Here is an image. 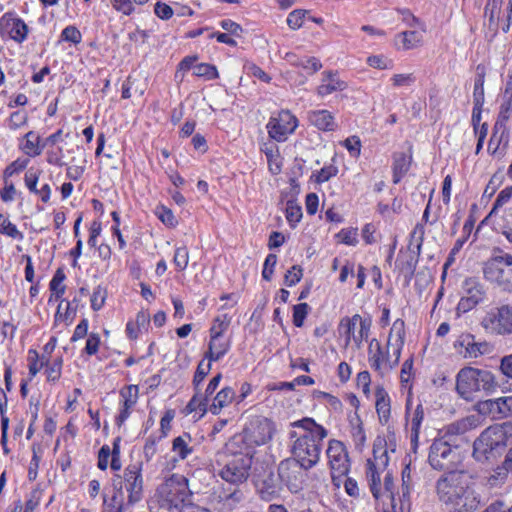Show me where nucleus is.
I'll list each match as a JSON object with an SVG mask.
<instances>
[{"instance_id": "obj_37", "label": "nucleus", "mask_w": 512, "mask_h": 512, "mask_svg": "<svg viewBox=\"0 0 512 512\" xmlns=\"http://www.w3.org/2000/svg\"><path fill=\"white\" fill-rule=\"evenodd\" d=\"M358 321H361V316L359 314H355L351 318L342 319L340 322V330L343 331L346 346L353 341V335H355V328Z\"/></svg>"}, {"instance_id": "obj_13", "label": "nucleus", "mask_w": 512, "mask_h": 512, "mask_svg": "<svg viewBox=\"0 0 512 512\" xmlns=\"http://www.w3.org/2000/svg\"><path fill=\"white\" fill-rule=\"evenodd\" d=\"M388 462V451L385 447H375L373 458L367 460L366 478L375 499L382 496L381 475L386 471Z\"/></svg>"}, {"instance_id": "obj_62", "label": "nucleus", "mask_w": 512, "mask_h": 512, "mask_svg": "<svg viewBox=\"0 0 512 512\" xmlns=\"http://www.w3.org/2000/svg\"><path fill=\"white\" fill-rule=\"evenodd\" d=\"M360 325V329L358 334L353 335V342L357 347H360L363 340L367 339L370 332V323L361 318V321H358Z\"/></svg>"}, {"instance_id": "obj_6", "label": "nucleus", "mask_w": 512, "mask_h": 512, "mask_svg": "<svg viewBox=\"0 0 512 512\" xmlns=\"http://www.w3.org/2000/svg\"><path fill=\"white\" fill-rule=\"evenodd\" d=\"M143 462L134 461L127 465L122 475L113 479L115 492L123 495L127 505H136L144 497Z\"/></svg>"}, {"instance_id": "obj_1", "label": "nucleus", "mask_w": 512, "mask_h": 512, "mask_svg": "<svg viewBox=\"0 0 512 512\" xmlns=\"http://www.w3.org/2000/svg\"><path fill=\"white\" fill-rule=\"evenodd\" d=\"M435 491L450 512H476L484 505L477 476L466 469L444 472L435 483Z\"/></svg>"}, {"instance_id": "obj_26", "label": "nucleus", "mask_w": 512, "mask_h": 512, "mask_svg": "<svg viewBox=\"0 0 512 512\" xmlns=\"http://www.w3.org/2000/svg\"><path fill=\"white\" fill-rule=\"evenodd\" d=\"M292 426L302 429V432H298V435H308L309 433L312 437L319 440H324L328 435L327 430L323 426L317 424L312 418H303L299 421L293 422Z\"/></svg>"}, {"instance_id": "obj_8", "label": "nucleus", "mask_w": 512, "mask_h": 512, "mask_svg": "<svg viewBox=\"0 0 512 512\" xmlns=\"http://www.w3.org/2000/svg\"><path fill=\"white\" fill-rule=\"evenodd\" d=\"M512 443V422L497 424L486 428L474 441V456L481 460Z\"/></svg>"}, {"instance_id": "obj_21", "label": "nucleus", "mask_w": 512, "mask_h": 512, "mask_svg": "<svg viewBox=\"0 0 512 512\" xmlns=\"http://www.w3.org/2000/svg\"><path fill=\"white\" fill-rule=\"evenodd\" d=\"M347 84L337 77L336 73L327 71L323 73L321 84L317 88V94L325 97L336 91H343L346 89Z\"/></svg>"}, {"instance_id": "obj_51", "label": "nucleus", "mask_w": 512, "mask_h": 512, "mask_svg": "<svg viewBox=\"0 0 512 512\" xmlns=\"http://www.w3.org/2000/svg\"><path fill=\"white\" fill-rule=\"evenodd\" d=\"M306 13L307 11L302 9H297L289 13L287 17L288 26L293 30L302 27Z\"/></svg>"}, {"instance_id": "obj_9", "label": "nucleus", "mask_w": 512, "mask_h": 512, "mask_svg": "<svg viewBox=\"0 0 512 512\" xmlns=\"http://www.w3.org/2000/svg\"><path fill=\"white\" fill-rule=\"evenodd\" d=\"M290 438L294 439L291 452L294 461L300 463L304 470L313 468L320 460L322 441L308 435H298L297 431L290 432Z\"/></svg>"}, {"instance_id": "obj_38", "label": "nucleus", "mask_w": 512, "mask_h": 512, "mask_svg": "<svg viewBox=\"0 0 512 512\" xmlns=\"http://www.w3.org/2000/svg\"><path fill=\"white\" fill-rule=\"evenodd\" d=\"M231 324V317L228 314H221L214 318L209 330V336H223Z\"/></svg>"}, {"instance_id": "obj_25", "label": "nucleus", "mask_w": 512, "mask_h": 512, "mask_svg": "<svg viewBox=\"0 0 512 512\" xmlns=\"http://www.w3.org/2000/svg\"><path fill=\"white\" fill-rule=\"evenodd\" d=\"M308 120L311 125L322 131H334L336 128L334 117L328 110L310 111Z\"/></svg>"}, {"instance_id": "obj_57", "label": "nucleus", "mask_w": 512, "mask_h": 512, "mask_svg": "<svg viewBox=\"0 0 512 512\" xmlns=\"http://www.w3.org/2000/svg\"><path fill=\"white\" fill-rule=\"evenodd\" d=\"M512 197V186L504 188L498 194L489 215L496 213L497 209L509 202Z\"/></svg>"}, {"instance_id": "obj_43", "label": "nucleus", "mask_w": 512, "mask_h": 512, "mask_svg": "<svg viewBox=\"0 0 512 512\" xmlns=\"http://www.w3.org/2000/svg\"><path fill=\"white\" fill-rule=\"evenodd\" d=\"M64 280L65 274L63 270L58 269L49 284L52 295H55L56 299H59L65 293Z\"/></svg>"}, {"instance_id": "obj_63", "label": "nucleus", "mask_w": 512, "mask_h": 512, "mask_svg": "<svg viewBox=\"0 0 512 512\" xmlns=\"http://www.w3.org/2000/svg\"><path fill=\"white\" fill-rule=\"evenodd\" d=\"M62 38L63 40L72 42L74 44H78L82 40L80 31L74 26H67L62 31Z\"/></svg>"}, {"instance_id": "obj_15", "label": "nucleus", "mask_w": 512, "mask_h": 512, "mask_svg": "<svg viewBox=\"0 0 512 512\" xmlns=\"http://www.w3.org/2000/svg\"><path fill=\"white\" fill-rule=\"evenodd\" d=\"M486 298L484 286L476 278H467L462 285V297L456 307L458 315L467 313Z\"/></svg>"}, {"instance_id": "obj_5", "label": "nucleus", "mask_w": 512, "mask_h": 512, "mask_svg": "<svg viewBox=\"0 0 512 512\" xmlns=\"http://www.w3.org/2000/svg\"><path fill=\"white\" fill-rule=\"evenodd\" d=\"M234 441L226 446V450L219 454L217 460L219 476L226 482L239 485L249 477V471L252 466V456L249 452L234 451Z\"/></svg>"}, {"instance_id": "obj_22", "label": "nucleus", "mask_w": 512, "mask_h": 512, "mask_svg": "<svg viewBox=\"0 0 512 512\" xmlns=\"http://www.w3.org/2000/svg\"><path fill=\"white\" fill-rule=\"evenodd\" d=\"M375 408L382 425H386L391 416L390 397L383 387H377L375 391Z\"/></svg>"}, {"instance_id": "obj_30", "label": "nucleus", "mask_w": 512, "mask_h": 512, "mask_svg": "<svg viewBox=\"0 0 512 512\" xmlns=\"http://www.w3.org/2000/svg\"><path fill=\"white\" fill-rule=\"evenodd\" d=\"M424 419V408L421 404L417 405L413 412L412 418L409 422L410 425V440L413 449L418 446L420 427Z\"/></svg>"}, {"instance_id": "obj_17", "label": "nucleus", "mask_w": 512, "mask_h": 512, "mask_svg": "<svg viewBox=\"0 0 512 512\" xmlns=\"http://www.w3.org/2000/svg\"><path fill=\"white\" fill-rule=\"evenodd\" d=\"M304 468L292 459H286L279 464L278 474L281 481L287 486V488L296 493L302 488L304 481Z\"/></svg>"}, {"instance_id": "obj_32", "label": "nucleus", "mask_w": 512, "mask_h": 512, "mask_svg": "<svg viewBox=\"0 0 512 512\" xmlns=\"http://www.w3.org/2000/svg\"><path fill=\"white\" fill-rule=\"evenodd\" d=\"M131 507L133 506L127 505L123 495L116 492L109 499L106 496L103 497V512H126Z\"/></svg>"}, {"instance_id": "obj_31", "label": "nucleus", "mask_w": 512, "mask_h": 512, "mask_svg": "<svg viewBox=\"0 0 512 512\" xmlns=\"http://www.w3.org/2000/svg\"><path fill=\"white\" fill-rule=\"evenodd\" d=\"M485 67L478 65L476 68V77L474 81L473 91V103L476 105H484L485 93H484V82H485Z\"/></svg>"}, {"instance_id": "obj_60", "label": "nucleus", "mask_w": 512, "mask_h": 512, "mask_svg": "<svg viewBox=\"0 0 512 512\" xmlns=\"http://www.w3.org/2000/svg\"><path fill=\"white\" fill-rule=\"evenodd\" d=\"M500 419L512 415V396H504L497 398Z\"/></svg>"}, {"instance_id": "obj_18", "label": "nucleus", "mask_w": 512, "mask_h": 512, "mask_svg": "<svg viewBox=\"0 0 512 512\" xmlns=\"http://www.w3.org/2000/svg\"><path fill=\"white\" fill-rule=\"evenodd\" d=\"M0 32L2 35H7L15 42L22 43L27 38L29 28L26 23L16 17L14 13L7 12L0 18Z\"/></svg>"}, {"instance_id": "obj_2", "label": "nucleus", "mask_w": 512, "mask_h": 512, "mask_svg": "<svg viewBox=\"0 0 512 512\" xmlns=\"http://www.w3.org/2000/svg\"><path fill=\"white\" fill-rule=\"evenodd\" d=\"M435 491L450 512H476L484 505L477 476L466 469L444 472L435 483Z\"/></svg>"}, {"instance_id": "obj_47", "label": "nucleus", "mask_w": 512, "mask_h": 512, "mask_svg": "<svg viewBox=\"0 0 512 512\" xmlns=\"http://www.w3.org/2000/svg\"><path fill=\"white\" fill-rule=\"evenodd\" d=\"M194 74L198 77H205L208 80L216 79L219 76L216 67L207 63L194 66Z\"/></svg>"}, {"instance_id": "obj_54", "label": "nucleus", "mask_w": 512, "mask_h": 512, "mask_svg": "<svg viewBox=\"0 0 512 512\" xmlns=\"http://www.w3.org/2000/svg\"><path fill=\"white\" fill-rule=\"evenodd\" d=\"M41 173V170H34L32 168L25 173L24 182L31 193L38 192L37 183Z\"/></svg>"}, {"instance_id": "obj_19", "label": "nucleus", "mask_w": 512, "mask_h": 512, "mask_svg": "<svg viewBox=\"0 0 512 512\" xmlns=\"http://www.w3.org/2000/svg\"><path fill=\"white\" fill-rule=\"evenodd\" d=\"M454 348L465 359H474L488 352L487 342H476L471 333H462L454 342Z\"/></svg>"}, {"instance_id": "obj_23", "label": "nucleus", "mask_w": 512, "mask_h": 512, "mask_svg": "<svg viewBox=\"0 0 512 512\" xmlns=\"http://www.w3.org/2000/svg\"><path fill=\"white\" fill-rule=\"evenodd\" d=\"M274 432L273 423L267 418L257 421L253 428L250 439L256 445H263L271 440Z\"/></svg>"}, {"instance_id": "obj_48", "label": "nucleus", "mask_w": 512, "mask_h": 512, "mask_svg": "<svg viewBox=\"0 0 512 512\" xmlns=\"http://www.w3.org/2000/svg\"><path fill=\"white\" fill-rule=\"evenodd\" d=\"M173 262L179 271L186 269L189 262V252L185 246L179 247L175 250Z\"/></svg>"}, {"instance_id": "obj_27", "label": "nucleus", "mask_w": 512, "mask_h": 512, "mask_svg": "<svg viewBox=\"0 0 512 512\" xmlns=\"http://www.w3.org/2000/svg\"><path fill=\"white\" fill-rule=\"evenodd\" d=\"M422 40V34L417 31H404L399 33L395 38L397 49L403 51L419 47Z\"/></svg>"}, {"instance_id": "obj_64", "label": "nucleus", "mask_w": 512, "mask_h": 512, "mask_svg": "<svg viewBox=\"0 0 512 512\" xmlns=\"http://www.w3.org/2000/svg\"><path fill=\"white\" fill-rule=\"evenodd\" d=\"M42 496V490L39 488H35L31 491L29 499L25 505L24 512H33L34 509L39 505Z\"/></svg>"}, {"instance_id": "obj_29", "label": "nucleus", "mask_w": 512, "mask_h": 512, "mask_svg": "<svg viewBox=\"0 0 512 512\" xmlns=\"http://www.w3.org/2000/svg\"><path fill=\"white\" fill-rule=\"evenodd\" d=\"M235 396L236 393L234 389L231 387H224L214 397L213 402L209 407V411L214 415L219 414L222 408L232 403Z\"/></svg>"}, {"instance_id": "obj_12", "label": "nucleus", "mask_w": 512, "mask_h": 512, "mask_svg": "<svg viewBox=\"0 0 512 512\" xmlns=\"http://www.w3.org/2000/svg\"><path fill=\"white\" fill-rule=\"evenodd\" d=\"M459 458L457 446L449 440L439 438L430 446L428 461L433 469L451 471Z\"/></svg>"}, {"instance_id": "obj_46", "label": "nucleus", "mask_w": 512, "mask_h": 512, "mask_svg": "<svg viewBox=\"0 0 512 512\" xmlns=\"http://www.w3.org/2000/svg\"><path fill=\"white\" fill-rule=\"evenodd\" d=\"M187 409L190 412L199 410L203 413H206L209 410L208 402L206 401L205 397H202L200 390H195V394L189 401Z\"/></svg>"}, {"instance_id": "obj_14", "label": "nucleus", "mask_w": 512, "mask_h": 512, "mask_svg": "<svg viewBox=\"0 0 512 512\" xmlns=\"http://www.w3.org/2000/svg\"><path fill=\"white\" fill-rule=\"evenodd\" d=\"M331 469L332 481L339 486L338 479L345 476L350 468L348 453L344 444L338 440H330L326 451Z\"/></svg>"}, {"instance_id": "obj_33", "label": "nucleus", "mask_w": 512, "mask_h": 512, "mask_svg": "<svg viewBox=\"0 0 512 512\" xmlns=\"http://www.w3.org/2000/svg\"><path fill=\"white\" fill-rule=\"evenodd\" d=\"M474 410L481 416L500 419L497 398L478 401L474 405Z\"/></svg>"}, {"instance_id": "obj_41", "label": "nucleus", "mask_w": 512, "mask_h": 512, "mask_svg": "<svg viewBox=\"0 0 512 512\" xmlns=\"http://www.w3.org/2000/svg\"><path fill=\"white\" fill-rule=\"evenodd\" d=\"M411 487V469L410 466L407 465L402 471V494L399 496L401 505H403L404 502H409Z\"/></svg>"}, {"instance_id": "obj_55", "label": "nucleus", "mask_w": 512, "mask_h": 512, "mask_svg": "<svg viewBox=\"0 0 512 512\" xmlns=\"http://www.w3.org/2000/svg\"><path fill=\"white\" fill-rule=\"evenodd\" d=\"M29 163V160L27 159H20L13 161L11 164H9L3 173L4 179H8L9 177L13 176L16 173H19L20 171L24 170Z\"/></svg>"}, {"instance_id": "obj_10", "label": "nucleus", "mask_w": 512, "mask_h": 512, "mask_svg": "<svg viewBox=\"0 0 512 512\" xmlns=\"http://www.w3.org/2000/svg\"><path fill=\"white\" fill-rule=\"evenodd\" d=\"M189 495L186 479L177 476L167 479L156 491L159 505L167 510L182 508Z\"/></svg>"}, {"instance_id": "obj_28", "label": "nucleus", "mask_w": 512, "mask_h": 512, "mask_svg": "<svg viewBox=\"0 0 512 512\" xmlns=\"http://www.w3.org/2000/svg\"><path fill=\"white\" fill-rule=\"evenodd\" d=\"M44 146L45 144H40V137L34 131H29L25 134L20 148L29 157H36L42 153Z\"/></svg>"}, {"instance_id": "obj_35", "label": "nucleus", "mask_w": 512, "mask_h": 512, "mask_svg": "<svg viewBox=\"0 0 512 512\" xmlns=\"http://www.w3.org/2000/svg\"><path fill=\"white\" fill-rule=\"evenodd\" d=\"M191 438L189 435L184 434L176 437L172 442V451L179 457V459H186L193 451L189 445Z\"/></svg>"}, {"instance_id": "obj_53", "label": "nucleus", "mask_w": 512, "mask_h": 512, "mask_svg": "<svg viewBox=\"0 0 512 512\" xmlns=\"http://www.w3.org/2000/svg\"><path fill=\"white\" fill-rule=\"evenodd\" d=\"M309 306L307 303H300L293 308V324L296 327H301L308 314Z\"/></svg>"}, {"instance_id": "obj_20", "label": "nucleus", "mask_w": 512, "mask_h": 512, "mask_svg": "<svg viewBox=\"0 0 512 512\" xmlns=\"http://www.w3.org/2000/svg\"><path fill=\"white\" fill-rule=\"evenodd\" d=\"M481 422L478 416L469 415L462 419H459L444 428V434L442 438L452 441L454 436H463L467 432L480 426Z\"/></svg>"}, {"instance_id": "obj_24", "label": "nucleus", "mask_w": 512, "mask_h": 512, "mask_svg": "<svg viewBox=\"0 0 512 512\" xmlns=\"http://www.w3.org/2000/svg\"><path fill=\"white\" fill-rule=\"evenodd\" d=\"M230 346V341L223 339L222 336H210L208 350L204 358L210 362L218 361L229 351Z\"/></svg>"}, {"instance_id": "obj_44", "label": "nucleus", "mask_w": 512, "mask_h": 512, "mask_svg": "<svg viewBox=\"0 0 512 512\" xmlns=\"http://www.w3.org/2000/svg\"><path fill=\"white\" fill-rule=\"evenodd\" d=\"M0 233L13 239H23V234L2 214H0Z\"/></svg>"}, {"instance_id": "obj_49", "label": "nucleus", "mask_w": 512, "mask_h": 512, "mask_svg": "<svg viewBox=\"0 0 512 512\" xmlns=\"http://www.w3.org/2000/svg\"><path fill=\"white\" fill-rule=\"evenodd\" d=\"M508 473H511V471L506 469L504 460L502 466L497 467L489 476L488 481L490 485L496 486L499 484H503L507 479Z\"/></svg>"}, {"instance_id": "obj_11", "label": "nucleus", "mask_w": 512, "mask_h": 512, "mask_svg": "<svg viewBox=\"0 0 512 512\" xmlns=\"http://www.w3.org/2000/svg\"><path fill=\"white\" fill-rule=\"evenodd\" d=\"M482 329L490 335L512 334V306L504 304L487 310L480 320Z\"/></svg>"}, {"instance_id": "obj_7", "label": "nucleus", "mask_w": 512, "mask_h": 512, "mask_svg": "<svg viewBox=\"0 0 512 512\" xmlns=\"http://www.w3.org/2000/svg\"><path fill=\"white\" fill-rule=\"evenodd\" d=\"M484 278L503 291L512 292V254L495 248L483 264Z\"/></svg>"}, {"instance_id": "obj_42", "label": "nucleus", "mask_w": 512, "mask_h": 512, "mask_svg": "<svg viewBox=\"0 0 512 512\" xmlns=\"http://www.w3.org/2000/svg\"><path fill=\"white\" fill-rule=\"evenodd\" d=\"M123 406L133 407L138 400L139 388L137 385H128L120 391Z\"/></svg>"}, {"instance_id": "obj_59", "label": "nucleus", "mask_w": 512, "mask_h": 512, "mask_svg": "<svg viewBox=\"0 0 512 512\" xmlns=\"http://www.w3.org/2000/svg\"><path fill=\"white\" fill-rule=\"evenodd\" d=\"M298 67L303 68L309 74H314L322 68V64L316 57H305L300 59Z\"/></svg>"}, {"instance_id": "obj_4", "label": "nucleus", "mask_w": 512, "mask_h": 512, "mask_svg": "<svg viewBox=\"0 0 512 512\" xmlns=\"http://www.w3.org/2000/svg\"><path fill=\"white\" fill-rule=\"evenodd\" d=\"M498 386L496 376L488 369L467 366L456 375V391L466 401L474 400L480 393L492 394Z\"/></svg>"}, {"instance_id": "obj_16", "label": "nucleus", "mask_w": 512, "mask_h": 512, "mask_svg": "<svg viewBox=\"0 0 512 512\" xmlns=\"http://www.w3.org/2000/svg\"><path fill=\"white\" fill-rule=\"evenodd\" d=\"M298 126L297 118L289 110H281L276 116H272L267 123L269 136L283 142L292 134Z\"/></svg>"}, {"instance_id": "obj_50", "label": "nucleus", "mask_w": 512, "mask_h": 512, "mask_svg": "<svg viewBox=\"0 0 512 512\" xmlns=\"http://www.w3.org/2000/svg\"><path fill=\"white\" fill-rule=\"evenodd\" d=\"M367 63L369 66L381 70L393 68V61L382 55L369 56L367 59Z\"/></svg>"}, {"instance_id": "obj_3", "label": "nucleus", "mask_w": 512, "mask_h": 512, "mask_svg": "<svg viewBox=\"0 0 512 512\" xmlns=\"http://www.w3.org/2000/svg\"><path fill=\"white\" fill-rule=\"evenodd\" d=\"M405 323L397 319L390 329L386 349L373 338L368 346V361L370 367L381 377L392 371L399 363L405 341Z\"/></svg>"}, {"instance_id": "obj_61", "label": "nucleus", "mask_w": 512, "mask_h": 512, "mask_svg": "<svg viewBox=\"0 0 512 512\" xmlns=\"http://www.w3.org/2000/svg\"><path fill=\"white\" fill-rule=\"evenodd\" d=\"M383 494H387V496L391 500L392 509H396V496L394 493V480H393L392 475L389 472H386V474L384 476V492H382V495Z\"/></svg>"}, {"instance_id": "obj_34", "label": "nucleus", "mask_w": 512, "mask_h": 512, "mask_svg": "<svg viewBox=\"0 0 512 512\" xmlns=\"http://www.w3.org/2000/svg\"><path fill=\"white\" fill-rule=\"evenodd\" d=\"M393 159V183L397 184L408 172L411 161L405 153H396Z\"/></svg>"}, {"instance_id": "obj_45", "label": "nucleus", "mask_w": 512, "mask_h": 512, "mask_svg": "<svg viewBox=\"0 0 512 512\" xmlns=\"http://www.w3.org/2000/svg\"><path fill=\"white\" fill-rule=\"evenodd\" d=\"M425 235V227L423 224H417L410 235L409 247H414L416 249V253L420 254L422 244L424 241Z\"/></svg>"}, {"instance_id": "obj_39", "label": "nucleus", "mask_w": 512, "mask_h": 512, "mask_svg": "<svg viewBox=\"0 0 512 512\" xmlns=\"http://www.w3.org/2000/svg\"><path fill=\"white\" fill-rule=\"evenodd\" d=\"M414 73H395L391 76L390 82L393 88L411 87L416 83Z\"/></svg>"}, {"instance_id": "obj_58", "label": "nucleus", "mask_w": 512, "mask_h": 512, "mask_svg": "<svg viewBox=\"0 0 512 512\" xmlns=\"http://www.w3.org/2000/svg\"><path fill=\"white\" fill-rule=\"evenodd\" d=\"M106 297H107V292L104 288H102L101 286H98L92 296H91V307L93 310L97 311V310H100L104 303H105V300H106Z\"/></svg>"}, {"instance_id": "obj_40", "label": "nucleus", "mask_w": 512, "mask_h": 512, "mask_svg": "<svg viewBox=\"0 0 512 512\" xmlns=\"http://www.w3.org/2000/svg\"><path fill=\"white\" fill-rule=\"evenodd\" d=\"M302 218V209L295 201L289 200L286 203V219L294 228Z\"/></svg>"}, {"instance_id": "obj_52", "label": "nucleus", "mask_w": 512, "mask_h": 512, "mask_svg": "<svg viewBox=\"0 0 512 512\" xmlns=\"http://www.w3.org/2000/svg\"><path fill=\"white\" fill-rule=\"evenodd\" d=\"M336 237L339 239L341 243L346 245H356L358 243V232L355 228L342 229Z\"/></svg>"}, {"instance_id": "obj_56", "label": "nucleus", "mask_w": 512, "mask_h": 512, "mask_svg": "<svg viewBox=\"0 0 512 512\" xmlns=\"http://www.w3.org/2000/svg\"><path fill=\"white\" fill-rule=\"evenodd\" d=\"M211 370V364L210 362L207 364H204V361H201L198 364V367L196 369L194 378H193V386L195 390H200L199 386L201 382L204 380V378L207 376V374Z\"/></svg>"}, {"instance_id": "obj_36", "label": "nucleus", "mask_w": 512, "mask_h": 512, "mask_svg": "<svg viewBox=\"0 0 512 512\" xmlns=\"http://www.w3.org/2000/svg\"><path fill=\"white\" fill-rule=\"evenodd\" d=\"M504 97L506 99L501 105L500 112L495 123V130L504 128L505 123L510 118V112L512 111V92H509L508 88L505 90Z\"/></svg>"}]
</instances>
